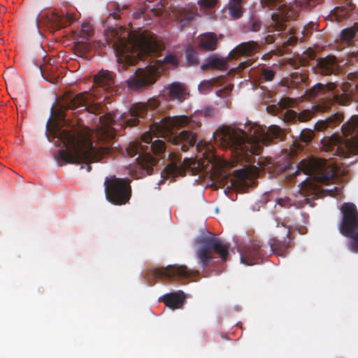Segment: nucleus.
I'll list each match as a JSON object with an SVG mask.
<instances>
[{
	"label": "nucleus",
	"mask_w": 358,
	"mask_h": 358,
	"mask_svg": "<svg viewBox=\"0 0 358 358\" xmlns=\"http://www.w3.org/2000/svg\"><path fill=\"white\" fill-rule=\"evenodd\" d=\"M160 103L158 99L148 100L147 103L134 105L127 113L122 114L119 123H116V116L110 113L99 117L101 124L96 135L100 145H93L87 134H83L76 128L72 129H55L53 136L57 142L62 144L66 150H59L55 155V159L59 166L66 164H83L81 169L86 167L87 171L92 169L90 164L100 161L108 155L112 150L110 142L115 137L117 130L114 126L132 127L138 124L141 120L148 117L151 119L152 114L149 115V110L158 109Z\"/></svg>",
	"instance_id": "obj_1"
},
{
	"label": "nucleus",
	"mask_w": 358,
	"mask_h": 358,
	"mask_svg": "<svg viewBox=\"0 0 358 358\" xmlns=\"http://www.w3.org/2000/svg\"><path fill=\"white\" fill-rule=\"evenodd\" d=\"M201 126V123L194 117H165L150 125V130L142 136L141 142L130 143L126 149L127 153L131 157L138 155L136 160L140 168L150 174L157 163V158L152 153L159 155L166 148L163 140L152 141V135L166 139L177 147V150L186 152L195 145L199 150L202 142L196 143V141Z\"/></svg>",
	"instance_id": "obj_2"
},
{
	"label": "nucleus",
	"mask_w": 358,
	"mask_h": 358,
	"mask_svg": "<svg viewBox=\"0 0 358 358\" xmlns=\"http://www.w3.org/2000/svg\"><path fill=\"white\" fill-rule=\"evenodd\" d=\"M285 131L278 125L268 129L250 128L248 131L231 126H224L214 133L215 141H219L224 148L230 149L238 157L247 159L250 155H257L262 145H268L274 140L282 141Z\"/></svg>",
	"instance_id": "obj_3"
},
{
	"label": "nucleus",
	"mask_w": 358,
	"mask_h": 358,
	"mask_svg": "<svg viewBox=\"0 0 358 358\" xmlns=\"http://www.w3.org/2000/svg\"><path fill=\"white\" fill-rule=\"evenodd\" d=\"M310 96L317 98L312 110H304L299 113L292 110H287L283 115L285 122H305L310 120L315 113L329 111L336 104L345 106L352 101V96L348 93L342 87L339 88L335 83L327 84L317 83L310 90Z\"/></svg>",
	"instance_id": "obj_4"
},
{
	"label": "nucleus",
	"mask_w": 358,
	"mask_h": 358,
	"mask_svg": "<svg viewBox=\"0 0 358 358\" xmlns=\"http://www.w3.org/2000/svg\"><path fill=\"white\" fill-rule=\"evenodd\" d=\"M115 45L118 62L125 59V54L129 53H136L140 59H144L146 57L158 55L163 48L155 36L144 32L139 35L127 32V37L120 38Z\"/></svg>",
	"instance_id": "obj_5"
},
{
	"label": "nucleus",
	"mask_w": 358,
	"mask_h": 358,
	"mask_svg": "<svg viewBox=\"0 0 358 358\" xmlns=\"http://www.w3.org/2000/svg\"><path fill=\"white\" fill-rule=\"evenodd\" d=\"M194 244L196 245V255L197 259L203 269L213 259V252L219 255L224 262L227 259L229 245L217 238L214 234L208 232L207 235L197 237L194 240Z\"/></svg>",
	"instance_id": "obj_6"
},
{
	"label": "nucleus",
	"mask_w": 358,
	"mask_h": 358,
	"mask_svg": "<svg viewBox=\"0 0 358 358\" xmlns=\"http://www.w3.org/2000/svg\"><path fill=\"white\" fill-rule=\"evenodd\" d=\"M342 220L339 227L340 233L350 238L349 248L358 253V210L352 203H344L341 207Z\"/></svg>",
	"instance_id": "obj_7"
},
{
	"label": "nucleus",
	"mask_w": 358,
	"mask_h": 358,
	"mask_svg": "<svg viewBox=\"0 0 358 358\" xmlns=\"http://www.w3.org/2000/svg\"><path fill=\"white\" fill-rule=\"evenodd\" d=\"M130 182L128 178H120L115 176L106 177L104 181L106 199L116 206L129 203L132 194Z\"/></svg>",
	"instance_id": "obj_8"
},
{
	"label": "nucleus",
	"mask_w": 358,
	"mask_h": 358,
	"mask_svg": "<svg viewBox=\"0 0 358 358\" xmlns=\"http://www.w3.org/2000/svg\"><path fill=\"white\" fill-rule=\"evenodd\" d=\"M299 169L317 182L324 185L331 183L336 176L334 169L327 164V160L322 159H303L299 164Z\"/></svg>",
	"instance_id": "obj_9"
},
{
	"label": "nucleus",
	"mask_w": 358,
	"mask_h": 358,
	"mask_svg": "<svg viewBox=\"0 0 358 358\" xmlns=\"http://www.w3.org/2000/svg\"><path fill=\"white\" fill-rule=\"evenodd\" d=\"M148 275L153 279L167 281L186 280L199 275L198 271L189 269L183 265H169L150 270Z\"/></svg>",
	"instance_id": "obj_10"
},
{
	"label": "nucleus",
	"mask_w": 358,
	"mask_h": 358,
	"mask_svg": "<svg viewBox=\"0 0 358 358\" xmlns=\"http://www.w3.org/2000/svg\"><path fill=\"white\" fill-rule=\"evenodd\" d=\"M66 108L78 110V111L87 110L94 114H101L103 108L99 103L93 102L92 96L87 92H82L66 101Z\"/></svg>",
	"instance_id": "obj_11"
},
{
	"label": "nucleus",
	"mask_w": 358,
	"mask_h": 358,
	"mask_svg": "<svg viewBox=\"0 0 358 358\" xmlns=\"http://www.w3.org/2000/svg\"><path fill=\"white\" fill-rule=\"evenodd\" d=\"M157 69L152 68L148 69H138L135 75L127 80V85L134 90H138L142 87L152 85L155 83L158 74Z\"/></svg>",
	"instance_id": "obj_12"
},
{
	"label": "nucleus",
	"mask_w": 358,
	"mask_h": 358,
	"mask_svg": "<svg viewBox=\"0 0 358 358\" xmlns=\"http://www.w3.org/2000/svg\"><path fill=\"white\" fill-rule=\"evenodd\" d=\"M264 250L259 241H253L241 252V262L251 266L263 262Z\"/></svg>",
	"instance_id": "obj_13"
},
{
	"label": "nucleus",
	"mask_w": 358,
	"mask_h": 358,
	"mask_svg": "<svg viewBox=\"0 0 358 358\" xmlns=\"http://www.w3.org/2000/svg\"><path fill=\"white\" fill-rule=\"evenodd\" d=\"M294 16V13L289 8L284 7L280 9L271 16L272 22L269 25L271 30L269 31L278 32V35L280 36L282 32L287 29L286 22L293 19Z\"/></svg>",
	"instance_id": "obj_14"
},
{
	"label": "nucleus",
	"mask_w": 358,
	"mask_h": 358,
	"mask_svg": "<svg viewBox=\"0 0 358 358\" xmlns=\"http://www.w3.org/2000/svg\"><path fill=\"white\" fill-rule=\"evenodd\" d=\"M315 71L316 73L322 76L337 75L340 71V66L335 56L328 55L316 60Z\"/></svg>",
	"instance_id": "obj_15"
},
{
	"label": "nucleus",
	"mask_w": 358,
	"mask_h": 358,
	"mask_svg": "<svg viewBox=\"0 0 358 358\" xmlns=\"http://www.w3.org/2000/svg\"><path fill=\"white\" fill-rule=\"evenodd\" d=\"M164 96L169 101H178L182 102L189 94L185 84L173 82L169 84L164 91Z\"/></svg>",
	"instance_id": "obj_16"
},
{
	"label": "nucleus",
	"mask_w": 358,
	"mask_h": 358,
	"mask_svg": "<svg viewBox=\"0 0 358 358\" xmlns=\"http://www.w3.org/2000/svg\"><path fill=\"white\" fill-rule=\"evenodd\" d=\"M259 48L257 42L250 41L243 42L235 47L229 54L231 59H237L240 57H250L255 54Z\"/></svg>",
	"instance_id": "obj_17"
},
{
	"label": "nucleus",
	"mask_w": 358,
	"mask_h": 358,
	"mask_svg": "<svg viewBox=\"0 0 358 358\" xmlns=\"http://www.w3.org/2000/svg\"><path fill=\"white\" fill-rule=\"evenodd\" d=\"M285 229V234L286 237L283 241H280L276 238H272L268 241V244L272 252L278 256L284 257L286 255L287 249L289 247L290 238L289 230L282 226Z\"/></svg>",
	"instance_id": "obj_18"
},
{
	"label": "nucleus",
	"mask_w": 358,
	"mask_h": 358,
	"mask_svg": "<svg viewBox=\"0 0 358 358\" xmlns=\"http://www.w3.org/2000/svg\"><path fill=\"white\" fill-rule=\"evenodd\" d=\"M185 295L182 291L170 292L159 298V301L163 302L167 307L172 310L181 308L185 301Z\"/></svg>",
	"instance_id": "obj_19"
},
{
	"label": "nucleus",
	"mask_w": 358,
	"mask_h": 358,
	"mask_svg": "<svg viewBox=\"0 0 358 358\" xmlns=\"http://www.w3.org/2000/svg\"><path fill=\"white\" fill-rule=\"evenodd\" d=\"M94 83L104 91L112 89L115 83L113 73L109 71H100L94 77Z\"/></svg>",
	"instance_id": "obj_20"
},
{
	"label": "nucleus",
	"mask_w": 358,
	"mask_h": 358,
	"mask_svg": "<svg viewBox=\"0 0 358 358\" xmlns=\"http://www.w3.org/2000/svg\"><path fill=\"white\" fill-rule=\"evenodd\" d=\"M192 164L191 159L185 158L182 163L171 162L166 166L165 171L168 175L172 177L182 176L186 170L191 167Z\"/></svg>",
	"instance_id": "obj_21"
},
{
	"label": "nucleus",
	"mask_w": 358,
	"mask_h": 358,
	"mask_svg": "<svg viewBox=\"0 0 358 358\" xmlns=\"http://www.w3.org/2000/svg\"><path fill=\"white\" fill-rule=\"evenodd\" d=\"M342 131L345 137H350L352 141L358 143V115H353L344 124Z\"/></svg>",
	"instance_id": "obj_22"
},
{
	"label": "nucleus",
	"mask_w": 358,
	"mask_h": 358,
	"mask_svg": "<svg viewBox=\"0 0 358 358\" xmlns=\"http://www.w3.org/2000/svg\"><path fill=\"white\" fill-rule=\"evenodd\" d=\"M217 38L213 33L204 34L199 38V47L207 51H213L217 48Z\"/></svg>",
	"instance_id": "obj_23"
},
{
	"label": "nucleus",
	"mask_w": 358,
	"mask_h": 358,
	"mask_svg": "<svg viewBox=\"0 0 358 358\" xmlns=\"http://www.w3.org/2000/svg\"><path fill=\"white\" fill-rule=\"evenodd\" d=\"M176 20L180 23V28L182 30L194 17V13L185 8H178L173 11Z\"/></svg>",
	"instance_id": "obj_24"
},
{
	"label": "nucleus",
	"mask_w": 358,
	"mask_h": 358,
	"mask_svg": "<svg viewBox=\"0 0 358 358\" xmlns=\"http://www.w3.org/2000/svg\"><path fill=\"white\" fill-rule=\"evenodd\" d=\"M71 20V17L64 13L59 15L56 13H52L50 16H48L50 25L55 29H61L62 27L67 26Z\"/></svg>",
	"instance_id": "obj_25"
},
{
	"label": "nucleus",
	"mask_w": 358,
	"mask_h": 358,
	"mask_svg": "<svg viewBox=\"0 0 358 358\" xmlns=\"http://www.w3.org/2000/svg\"><path fill=\"white\" fill-rule=\"evenodd\" d=\"M209 60L211 69L220 71H226L227 69V62L226 59L220 58L217 56H212L209 57Z\"/></svg>",
	"instance_id": "obj_26"
},
{
	"label": "nucleus",
	"mask_w": 358,
	"mask_h": 358,
	"mask_svg": "<svg viewBox=\"0 0 358 358\" xmlns=\"http://www.w3.org/2000/svg\"><path fill=\"white\" fill-rule=\"evenodd\" d=\"M260 79L265 82H271L274 80L276 71L271 66H262L260 69Z\"/></svg>",
	"instance_id": "obj_27"
},
{
	"label": "nucleus",
	"mask_w": 358,
	"mask_h": 358,
	"mask_svg": "<svg viewBox=\"0 0 358 358\" xmlns=\"http://www.w3.org/2000/svg\"><path fill=\"white\" fill-rule=\"evenodd\" d=\"M233 86L228 85L222 89L216 92V95L220 97L224 98L220 102V108H229L228 100L225 98L229 96V92L232 90Z\"/></svg>",
	"instance_id": "obj_28"
},
{
	"label": "nucleus",
	"mask_w": 358,
	"mask_h": 358,
	"mask_svg": "<svg viewBox=\"0 0 358 358\" xmlns=\"http://www.w3.org/2000/svg\"><path fill=\"white\" fill-rule=\"evenodd\" d=\"M331 15L337 22H340L348 16V10L345 7L338 6L331 11Z\"/></svg>",
	"instance_id": "obj_29"
},
{
	"label": "nucleus",
	"mask_w": 358,
	"mask_h": 358,
	"mask_svg": "<svg viewBox=\"0 0 358 358\" xmlns=\"http://www.w3.org/2000/svg\"><path fill=\"white\" fill-rule=\"evenodd\" d=\"M186 60L189 65L195 66L199 64V59L196 52L192 48H187L185 51Z\"/></svg>",
	"instance_id": "obj_30"
},
{
	"label": "nucleus",
	"mask_w": 358,
	"mask_h": 358,
	"mask_svg": "<svg viewBox=\"0 0 358 358\" xmlns=\"http://www.w3.org/2000/svg\"><path fill=\"white\" fill-rule=\"evenodd\" d=\"M357 29L354 27L344 29L341 32V39L345 42L352 41L355 36Z\"/></svg>",
	"instance_id": "obj_31"
},
{
	"label": "nucleus",
	"mask_w": 358,
	"mask_h": 358,
	"mask_svg": "<svg viewBox=\"0 0 358 358\" xmlns=\"http://www.w3.org/2000/svg\"><path fill=\"white\" fill-rule=\"evenodd\" d=\"M314 131L310 129H302L300 133V141L306 144L309 143L314 138Z\"/></svg>",
	"instance_id": "obj_32"
},
{
	"label": "nucleus",
	"mask_w": 358,
	"mask_h": 358,
	"mask_svg": "<svg viewBox=\"0 0 358 358\" xmlns=\"http://www.w3.org/2000/svg\"><path fill=\"white\" fill-rule=\"evenodd\" d=\"M229 9V13L234 19H238L242 17L243 11L241 5L231 4Z\"/></svg>",
	"instance_id": "obj_33"
},
{
	"label": "nucleus",
	"mask_w": 358,
	"mask_h": 358,
	"mask_svg": "<svg viewBox=\"0 0 358 358\" xmlns=\"http://www.w3.org/2000/svg\"><path fill=\"white\" fill-rule=\"evenodd\" d=\"M92 32V28L90 23L84 22L82 24L81 31H80V36L85 40H88V38L91 36Z\"/></svg>",
	"instance_id": "obj_34"
},
{
	"label": "nucleus",
	"mask_w": 358,
	"mask_h": 358,
	"mask_svg": "<svg viewBox=\"0 0 358 358\" xmlns=\"http://www.w3.org/2000/svg\"><path fill=\"white\" fill-rule=\"evenodd\" d=\"M344 116L341 113H335L327 118L328 124H339L343 120Z\"/></svg>",
	"instance_id": "obj_35"
},
{
	"label": "nucleus",
	"mask_w": 358,
	"mask_h": 358,
	"mask_svg": "<svg viewBox=\"0 0 358 358\" xmlns=\"http://www.w3.org/2000/svg\"><path fill=\"white\" fill-rule=\"evenodd\" d=\"M161 14V9L152 8L150 10V13H147L146 9L142 10L141 12V16L143 18H145L147 16L150 20H152L153 17H157Z\"/></svg>",
	"instance_id": "obj_36"
},
{
	"label": "nucleus",
	"mask_w": 358,
	"mask_h": 358,
	"mask_svg": "<svg viewBox=\"0 0 358 358\" xmlns=\"http://www.w3.org/2000/svg\"><path fill=\"white\" fill-rule=\"evenodd\" d=\"M162 62L164 64H170L175 67L178 66V63H179L178 57L175 55L171 54V53L166 55L164 57Z\"/></svg>",
	"instance_id": "obj_37"
},
{
	"label": "nucleus",
	"mask_w": 358,
	"mask_h": 358,
	"mask_svg": "<svg viewBox=\"0 0 358 358\" xmlns=\"http://www.w3.org/2000/svg\"><path fill=\"white\" fill-rule=\"evenodd\" d=\"M217 110L212 106H207L201 111V114L208 117H213L217 113Z\"/></svg>",
	"instance_id": "obj_38"
},
{
	"label": "nucleus",
	"mask_w": 358,
	"mask_h": 358,
	"mask_svg": "<svg viewBox=\"0 0 358 358\" xmlns=\"http://www.w3.org/2000/svg\"><path fill=\"white\" fill-rule=\"evenodd\" d=\"M277 204L282 208H288L294 206V203L289 198H280L277 199Z\"/></svg>",
	"instance_id": "obj_39"
},
{
	"label": "nucleus",
	"mask_w": 358,
	"mask_h": 358,
	"mask_svg": "<svg viewBox=\"0 0 358 358\" xmlns=\"http://www.w3.org/2000/svg\"><path fill=\"white\" fill-rule=\"evenodd\" d=\"M213 85L214 83L211 80H203L199 85V90L202 92H205L210 90Z\"/></svg>",
	"instance_id": "obj_40"
},
{
	"label": "nucleus",
	"mask_w": 358,
	"mask_h": 358,
	"mask_svg": "<svg viewBox=\"0 0 358 358\" xmlns=\"http://www.w3.org/2000/svg\"><path fill=\"white\" fill-rule=\"evenodd\" d=\"M217 0H199V5L205 8H210L216 5Z\"/></svg>",
	"instance_id": "obj_41"
},
{
	"label": "nucleus",
	"mask_w": 358,
	"mask_h": 358,
	"mask_svg": "<svg viewBox=\"0 0 358 358\" xmlns=\"http://www.w3.org/2000/svg\"><path fill=\"white\" fill-rule=\"evenodd\" d=\"M261 22L259 21L255 20L252 22L250 27V31L253 32L259 31L261 29Z\"/></svg>",
	"instance_id": "obj_42"
},
{
	"label": "nucleus",
	"mask_w": 358,
	"mask_h": 358,
	"mask_svg": "<svg viewBox=\"0 0 358 358\" xmlns=\"http://www.w3.org/2000/svg\"><path fill=\"white\" fill-rule=\"evenodd\" d=\"M313 27H314L313 24H310L304 26L303 31H302L303 36L304 37L308 36L309 32H310L311 30L313 29Z\"/></svg>",
	"instance_id": "obj_43"
},
{
	"label": "nucleus",
	"mask_w": 358,
	"mask_h": 358,
	"mask_svg": "<svg viewBox=\"0 0 358 358\" xmlns=\"http://www.w3.org/2000/svg\"><path fill=\"white\" fill-rule=\"evenodd\" d=\"M297 41V38L294 36H290L287 38L286 41L284 42L285 45H294Z\"/></svg>",
	"instance_id": "obj_44"
},
{
	"label": "nucleus",
	"mask_w": 358,
	"mask_h": 358,
	"mask_svg": "<svg viewBox=\"0 0 358 358\" xmlns=\"http://www.w3.org/2000/svg\"><path fill=\"white\" fill-rule=\"evenodd\" d=\"M290 103V99L289 98H283L280 99V101L278 103V105L280 108H286L289 107Z\"/></svg>",
	"instance_id": "obj_45"
},
{
	"label": "nucleus",
	"mask_w": 358,
	"mask_h": 358,
	"mask_svg": "<svg viewBox=\"0 0 358 358\" xmlns=\"http://www.w3.org/2000/svg\"><path fill=\"white\" fill-rule=\"evenodd\" d=\"M322 0H303V2L308 6V7H313L315 6L317 4L320 3Z\"/></svg>",
	"instance_id": "obj_46"
},
{
	"label": "nucleus",
	"mask_w": 358,
	"mask_h": 358,
	"mask_svg": "<svg viewBox=\"0 0 358 358\" xmlns=\"http://www.w3.org/2000/svg\"><path fill=\"white\" fill-rule=\"evenodd\" d=\"M251 64L250 60L242 62L238 65V69H245Z\"/></svg>",
	"instance_id": "obj_47"
},
{
	"label": "nucleus",
	"mask_w": 358,
	"mask_h": 358,
	"mask_svg": "<svg viewBox=\"0 0 358 358\" xmlns=\"http://www.w3.org/2000/svg\"><path fill=\"white\" fill-rule=\"evenodd\" d=\"M279 1L280 0H262V3H264L268 6H271Z\"/></svg>",
	"instance_id": "obj_48"
},
{
	"label": "nucleus",
	"mask_w": 358,
	"mask_h": 358,
	"mask_svg": "<svg viewBox=\"0 0 358 358\" xmlns=\"http://www.w3.org/2000/svg\"><path fill=\"white\" fill-rule=\"evenodd\" d=\"M211 68V65L210 64V60L208 59V62L206 63V64H203V65H201V70L203 71H206L207 69Z\"/></svg>",
	"instance_id": "obj_49"
},
{
	"label": "nucleus",
	"mask_w": 358,
	"mask_h": 358,
	"mask_svg": "<svg viewBox=\"0 0 358 358\" xmlns=\"http://www.w3.org/2000/svg\"><path fill=\"white\" fill-rule=\"evenodd\" d=\"M336 187H334L333 189H324V191L327 192L329 195L333 196L334 190H336Z\"/></svg>",
	"instance_id": "obj_50"
},
{
	"label": "nucleus",
	"mask_w": 358,
	"mask_h": 358,
	"mask_svg": "<svg viewBox=\"0 0 358 358\" xmlns=\"http://www.w3.org/2000/svg\"><path fill=\"white\" fill-rule=\"evenodd\" d=\"M231 4L241 5L243 0H231Z\"/></svg>",
	"instance_id": "obj_51"
},
{
	"label": "nucleus",
	"mask_w": 358,
	"mask_h": 358,
	"mask_svg": "<svg viewBox=\"0 0 358 358\" xmlns=\"http://www.w3.org/2000/svg\"><path fill=\"white\" fill-rule=\"evenodd\" d=\"M315 127L317 129H321L322 127H320V124H315Z\"/></svg>",
	"instance_id": "obj_52"
},
{
	"label": "nucleus",
	"mask_w": 358,
	"mask_h": 358,
	"mask_svg": "<svg viewBox=\"0 0 358 358\" xmlns=\"http://www.w3.org/2000/svg\"><path fill=\"white\" fill-rule=\"evenodd\" d=\"M289 33L291 34H293L294 33L291 32V30H289L287 31V32H285V34L287 35V34Z\"/></svg>",
	"instance_id": "obj_53"
},
{
	"label": "nucleus",
	"mask_w": 358,
	"mask_h": 358,
	"mask_svg": "<svg viewBox=\"0 0 358 358\" xmlns=\"http://www.w3.org/2000/svg\"><path fill=\"white\" fill-rule=\"evenodd\" d=\"M322 124H323L324 126L325 125V127H328V126H329V125H327V122H323V123H322Z\"/></svg>",
	"instance_id": "obj_54"
},
{
	"label": "nucleus",
	"mask_w": 358,
	"mask_h": 358,
	"mask_svg": "<svg viewBox=\"0 0 358 358\" xmlns=\"http://www.w3.org/2000/svg\"><path fill=\"white\" fill-rule=\"evenodd\" d=\"M266 55H264V56H263V59H266Z\"/></svg>",
	"instance_id": "obj_55"
},
{
	"label": "nucleus",
	"mask_w": 358,
	"mask_h": 358,
	"mask_svg": "<svg viewBox=\"0 0 358 358\" xmlns=\"http://www.w3.org/2000/svg\"><path fill=\"white\" fill-rule=\"evenodd\" d=\"M53 109H54V106H52V108H51L52 112L53 111Z\"/></svg>",
	"instance_id": "obj_56"
},
{
	"label": "nucleus",
	"mask_w": 358,
	"mask_h": 358,
	"mask_svg": "<svg viewBox=\"0 0 358 358\" xmlns=\"http://www.w3.org/2000/svg\"><path fill=\"white\" fill-rule=\"evenodd\" d=\"M148 2H152V0H147Z\"/></svg>",
	"instance_id": "obj_57"
}]
</instances>
